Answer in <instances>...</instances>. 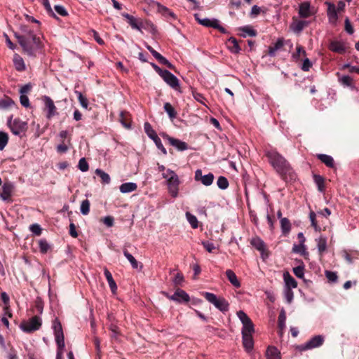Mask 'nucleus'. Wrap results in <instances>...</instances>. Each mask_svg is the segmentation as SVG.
I'll use <instances>...</instances> for the list:
<instances>
[{
  "instance_id": "obj_1",
  "label": "nucleus",
  "mask_w": 359,
  "mask_h": 359,
  "mask_svg": "<svg viewBox=\"0 0 359 359\" xmlns=\"http://www.w3.org/2000/svg\"><path fill=\"white\" fill-rule=\"evenodd\" d=\"M16 38L24 51L29 56H34L36 52L41 48L40 37L37 36L36 34L32 35L16 34Z\"/></svg>"
},
{
  "instance_id": "obj_2",
  "label": "nucleus",
  "mask_w": 359,
  "mask_h": 359,
  "mask_svg": "<svg viewBox=\"0 0 359 359\" xmlns=\"http://www.w3.org/2000/svg\"><path fill=\"white\" fill-rule=\"evenodd\" d=\"M266 155L270 164L280 175L287 173L290 170V165L285 158L276 150H269Z\"/></svg>"
},
{
  "instance_id": "obj_3",
  "label": "nucleus",
  "mask_w": 359,
  "mask_h": 359,
  "mask_svg": "<svg viewBox=\"0 0 359 359\" xmlns=\"http://www.w3.org/2000/svg\"><path fill=\"white\" fill-rule=\"evenodd\" d=\"M55 336V342L57 346V351L55 359H62L63 349L65 348V337L62 325L60 320L56 318L53 321L52 325Z\"/></svg>"
},
{
  "instance_id": "obj_4",
  "label": "nucleus",
  "mask_w": 359,
  "mask_h": 359,
  "mask_svg": "<svg viewBox=\"0 0 359 359\" xmlns=\"http://www.w3.org/2000/svg\"><path fill=\"white\" fill-rule=\"evenodd\" d=\"M162 177L166 180L169 193L173 198L178 196L179 184L180 183L177 175L172 170L167 169L162 173Z\"/></svg>"
},
{
  "instance_id": "obj_5",
  "label": "nucleus",
  "mask_w": 359,
  "mask_h": 359,
  "mask_svg": "<svg viewBox=\"0 0 359 359\" xmlns=\"http://www.w3.org/2000/svg\"><path fill=\"white\" fill-rule=\"evenodd\" d=\"M205 299L213 304L218 310L225 313L229 309V302L222 297H217L216 294L205 292L203 293Z\"/></svg>"
},
{
  "instance_id": "obj_6",
  "label": "nucleus",
  "mask_w": 359,
  "mask_h": 359,
  "mask_svg": "<svg viewBox=\"0 0 359 359\" xmlns=\"http://www.w3.org/2000/svg\"><path fill=\"white\" fill-rule=\"evenodd\" d=\"M7 125L12 133L17 136H21L22 133H25L27 129L26 121H23L18 118L13 119V116L8 118Z\"/></svg>"
},
{
  "instance_id": "obj_7",
  "label": "nucleus",
  "mask_w": 359,
  "mask_h": 359,
  "mask_svg": "<svg viewBox=\"0 0 359 359\" xmlns=\"http://www.w3.org/2000/svg\"><path fill=\"white\" fill-rule=\"evenodd\" d=\"M41 323V318L38 316H34L29 320L23 321L20 324V327L23 332L30 333L39 330Z\"/></svg>"
},
{
  "instance_id": "obj_8",
  "label": "nucleus",
  "mask_w": 359,
  "mask_h": 359,
  "mask_svg": "<svg viewBox=\"0 0 359 359\" xmlns=\"http://www.w3.org/2000/svg\"><path fill=\"white\" fill-rule=\"evenodd\" d=\"M236 314L243 324L242 334H252L255 332V328L251 319L242 310L238 311Z\"/></svg>"
},
{
  "instance_id": "obj_9",
  "label": "nucleus",
  "mask_w": 359,
  "mask_h": 359,
  "mask_svg": "<svg viewBox=\"0 0 359 359\" xmlns=\"http://www.w3.org/2000/svg\"><path fill=\"white\" fill-rule=\"evenodd\" d=\"M144 129L148 137L154 141L156 147L161 150L164 155H166L167 151L163 147L162 142L157 135L156 131L152 128L151 124L148 122H145L144 124Z\"/></svg>"
},
{
  "instance_id": "obj_10",
  "label": "nucleus",
  "mask_w": 359,
  "mask_h": 359,
  "mask_svg": "<svg viewBox=\"0 0 359 359\" xmlns=\"http://www.w3.org/2000/svg\"><path fill=\"white\" fill-rule=\"evenodd\" d=\"M161 77L174 90H177L180 88L179 79L170 72L164 70V72L161 75Z\"/></svg>"
},
{
  "instance_id": "obj_11",
  "label": "nucleus",
  "mask_w": 359,
  "mask_h": 359,
  "mask_svg": "<svg viewBox=\"0 0 359 359\" xmlns=\"http://www.w3.org/2000/svg\"><path fill=\"white\" fill-rule=\"evenodd\" d=\"M324 342V337L322 335H316L311 338L305 344H302L300 347L302 351H306L315 348L320 347Z\"/></svg>"
},
{
  "instance_id": "obj_12",
  "label": "nucleus",
  "mask_w": 359,
  "mask_h": 359,
  "mask_svg": "<svg viewBox=\"0 0 359 359\" xmlns=\"http://www.w3.org/2000/svg\"><path fill=\"white\" fill-rule=\"evenodd\" d=\"M214 178V175L211 172L203 175L202 170L201 169H198L195 171L194 180L196 181L201 182L206 187L212 184Z\"/></svg>"
},
{
  "instance_id": "obj_13",
  "label": "nucleus",
  "mask_w": 359,
  "mask_h": 359,
  "mask_svg": "<svg viewBox=\"0 0 359 359\" xmlns=\"http://www.w3.org/2000/svg\"><path fill=\"white\" fill-rule=\"evenodd\" d=\"M161 136L164 140H168V142L172 147H175L178 151H183L188 149L187 144L184 142L181 141L180 140L170 137L168 135L165 133H162Z\"/></svg>"
},
{
  "instance_id": "obj_14",
  "label": "nucleus",
  "mask_w": 359,
  "mask_h": 359,
  "mask_svg": "<svg viewBox=\"0 0 359 359\" xmlns=\"http://www.w3.org/2000/svg\"><path fill=\"white\" fill-rule=\"evenodd\" d=\"M43 101L44 102L46 109L48 111L46 117L50 119L56 115V107L55 106L53 100L48 96H43Z\"/></svg>"
},
{
  "instance_id": "obj_15",
  "label": "nucleus",
  "mask_w": 359,
  "mask_h": 359,
  "mask_svg": "<svg viewBox=\"0 0 359 359\" xmlns=\"http://www.w3.org/2000/svg\"><path fill=\"white\" fill-rule=\"evenodd\" d=\"M169 299L179 303L188 302L189 301V296L185 291L177 289L172 295L169 297Z\"/></svg>"
},
{
  "instance_id": "obj_16",
  "label": "nucleus",
  "mask_w": 359,
  "mask_h": 359,
  "mask_svg": "<svg viewBox=\"0 0 359 359\" xmlns=\"http://www.w3.org/2000/svg\"><path fill=\"white\" fill-rule=\"evenodd\" d=\"M314 8L311 7L310 3L304 1L299 5V14L302 18H308L313 15Z\"/></svg>"
},
{
  "instance_id": "obj_17",
  "label": "nucleus",
  "mask_w": 359,
  "mask_h": 359,
  "mask_svg": "<svg viewBox=\"0 0 359 359\" xmlns=\"http://www.w3.org/2000/svg\"><path fill=\"white\" fill-rule=\"evenodd\" d=\"M286 42L287 41L283 38L278 39L273 46L269 47L268 55L270 57H274L276 55V53L278 50H280Z\"/></svg>"
},
{
  "instance_id": "obj_18",
  "label": "nucleus",
  "mask_w": 359,
  "mask_h": 359,
  "mask_svg": "<svg viewBox=\"0 0 359 359\" xmlns=\"http://www.w3.org/2000/svg\"><path fill=\"white\" fill-rule=\"evenodd\" d=\"M13 189V184L11 182H5L2 186V193L0 194V198L3 201H7L11 196Z\"/></svg>"
},
{
  "instance_id": "obj_19",
  "label": "nucleus",
  "mask_w": 359,
  "mask_h": 359,
  "mask_svg": "<svg viewBox=\"0 0 359 359\" xmlns=\"http://www.w3.org/2000/svg\"><path fill=\"white\" fill-rule=\"evenodd\" d=\"M238 35L243 38L248 36L252 37L257 35V31L249 25L241 27L238 29Z\"/></svg>"
},
{
  "instance_id": "obj_20",
  "label": "nucleus",
  "mask_w": 359,
  "mask_h": 359,
  "mask_svg": "<svg viewBox=\"0 0 359 359\" xmlns=\"http://www.w3.org/2000/svg\"><path fill=\"white\" fill-rule=\"evenodd\" d=\"M130 26L133 29L138 30L142 34L144 33L143 30H148L153 34L156 32L154 24H130Z\"/></svg>"
},
{
  "instance_id": "obj_21",
  "label": "nucleus",
  "mask_w": 359,
  "mask_h": 359,
  "mask_svg": "<svg viewBox=\"0 0 359 359\" xmlns=\"http://www.w3.org/2000/svg\"><path fill=\"white\" fill-rule=\"evenodd\" d=\"M283 278L285 282L284 288L293 289L297 287V283L295 279L289 273V272H285L283 273Z\"/></svg>"
},
{
  "instance_id": "obj_22",
  "label": "nucleus",
  "mask_w": 359,
  "mask_h": 359,
  "mask_svg": "<svg viewBox=\"0 0 359 359\" xmlns=\"http://www.w3.org/2000/svg\"><path fill=\"white\" fill-rule=\"evenodd\" d=\"M228 49L232 53H238L241 51V48L236 38L231 36L226 42Z\"/></svg>"
},
{
  "instance_id": "obj_23",
  "label": "nucleus",
  "mask_w": 359,
  "mask_h": 359,
  "mask_svg": "<svg viewBox=\"0 0 359 359\" xmlns=\"http://www.w3.org/2000/svg\"><path fill=\"white\" fill-rule=\"evenodd\" d=\"M104 274L105 276V278L108 282V284H109V286L111 289V291L112 292V293H116V290H117V285H116V282L114 281L113 277H112V275L111 273H110V271L107 269V268H104Z\"/></svg>"
},
{
  "instance_id": "obj_24",
  "label": "nucleus",
  "mask_w": 359,
  "mask_h": 359,
  "mask_svg": "<svg viewBox=\"0 0 359 359\" xmlns=\"http://www.w3.org/2000/svg\"><path fill=\"white\" fill-rule=\"evenodd\" d=\"M243 346L247 352H250L253 348L252 334H242Z\"/></svg>"
},
{
  "instance_id": "obj_25",
  "label": "nucleus",
  "mask_w": 359,
  "mask_h": 359,
  "mask_svg": "<svg viewBox=\"0 0 359 359\" xmlns=\"http://www.w3.org/2000/svg\"><path fill=\"white\" fill-rule=\"evenodd\" d=\"M250 243L255 248L259 251L262 254V256H263L264 252L265 250L264 242L260 238L255 237L252 238Z\"/></svg>"
},
{
  "instance_id": "obj_26",
  "label": "nucleus",
  "mask_w": 359,
  "mask_h": 359,
  "mask_svg": "<svg viewBox=\"0 0 359 359\" xmlns=\"http://www.w3.org/2000/svg\"><path fill=\"white\" fill-rule=\"evenodd\" d=\"M266 359H281L280 353L275 346H269L266 351Z\"/></svg>"
},
{
  "instance_id": "obj_27",
  "label": "nucleus",
  "mask_w": 359,
  "mask_h": 359,
  "mask_svg": "<svg viewBox=\"0 0 359 359\" xmlns=\"http://www.w3.org/2000/svg\"><path fill=\"white\" fill-rule=\"evenodd\" d=\"M226 276L229 280V281L236 288H239L241 287V283L238 280V278L236 273L231 269H228L226 271Z\"/></svg>"
},
{
  "instance_id": "obj_28",
  "label": "nucleus",
  "mask_w": 359,
  "mask_h": 359,
  "mask_svg": "<svg viewBox=\"0 0 359 359\" xmlns=\"http://www.w3.org/2000/svg\"><path fill=\"white\" fill-rule=\"evenodd\" d=\"M137 185L134 182H126L123 183L120 187L119 190L123 194L130 193L137 189Z\"/></svg>"
},
{
  "instance_id": "obj_29",
  "label": "nucleus",
  "mask_w": 359,
  "mask_h": 359,
  "mask_svg": "<svg viewBox=\"0 0 359 359\" xmlns=\"http://www.w3.org/2000/svg\"><path fill=\"white\" fill-rule=\"evenodd\" d=\"M327 15L330 21L335 20L337 17L336 6L330 2H326Z\"/></svg>"
},
{
  "instance_id": "obj_30",
  "label": "nucleus",
  "mask_w": 359,
  "mask_h": 359,
  "mask_svg": "<svg viewBox=\"0 0 359 359\" xmlns=\"http://www.w3.org/2000/svg\"><path fill=\"white\" fill-rule=\"evenodd\" d=\"M330 49L335 53H343L346 50L345 46L340 41H332L330 43Z\"/></svg>"
},
{
  "instance_id": "obj_31",
  "label": "nucleus",
  "mask_w": 359,
  "mask_h": 359,
  "mask_svg": "<svg viewBox=\"0 0 359 359\" xmlns=\"http://www.w3.org/2000/svg\"><path fill=\"white\" fill-rule=\"evenodd\" d=\"M292 252L294 253L299 254L305 257L309 256V252L306 251V246L303 243L294 244L292 247Z\"/></svg>"
},
{
  "instance_id": "obj_32",
  "label": "nucleus",
  "mask_w": 359,
  "mask_h": 359,
  "mask_svg": "<svg viewBox=\"0 0 359 359\" xmlns=\"http://www.w3.org/2000/svg\"><path fill=\"white\" fill-rule=\"evenodd\" d=\"M280 222L283 234L285 236L287 235L291 230V224L290 220L286 217H283L280 219Z\"/></svg>"
},
{
  "instance_id": "obj_33",
  "label": "nucleus",
  "mask_w": 359,
  "mask_h": 359,
  "mask_svg": "<svg viewBox=\"0 0 359 359\" xmlns=\"http://www.w3.org/2000/svg\"><path fill=\"white\" fill-rule=\"evenodd\" d=\"M317 158L320 160L323 163H325L329 168L334 167V159L333 158L327 154H318Z\"/></svg>"
},
{
  "instance_id": "obj_34",
  "label": "nucleus",
  "mask_w": 359,
  "mask_h": 359,
  "mask_svg": "<svg viewBox=\"0 0 359 359\" xmlns=\"http://www.w3.org/2000/svg\"><path fill=\"white\" fill-rule=\"evenodd\" d=\"M13 63L18 71H23L25 69V65L23 59L18 55L15 54L13 57Z\"/></svg>"
},
{
  "instance_id": "obj_35",
  "label": "nucleus",
  "mask_w": 359,
  "mask_h": 359,
  "mask_svg": "<svg viewBox=\"0 0 359 359\" xmlns=\"http://www.w3.org/2000/svg\"><path fill=\"white\" fill-rule=\"evenodd\" d=\"M163 109L171 120H173L176 118L177 112L170 103L165 102L164 104Z\"/></svg>"
},
{
  "instance_id": "obj_36",
  "label": "nucleus",
  "mask_w": 359,
  "mask_h": 359,
  "mask_svg": "<svg viewBox=\"0 0 359 359\" xmlns=\"http://www.w3.org/2000/svg\"><path fill=\"white\" fill-rule=\"evenodd\" d=\"M123 255L126 257V258L128 260V262L130 263L131 266L137 269L139 267V262L135 259V258L130 254L127 250H123Z\"/></svg>"
},
{
  "instance_id": "obj_37",
  "label": "nucleus",
  "mask_w": 359,
  "mask_h": 359,
  "mask_svg": "<svg viewBox=\"0 0 359 359\" xmlns=\"http://www.w3.org/2000/svg\"><path fill=\"white\" fill-rule=\"evenodd\" d=\"M265 8L264 7H259L257 5H255L252 7L251 11L249 13V15L251 18H256L261 13H264Z\"/></svg>"
},
{
  "instance_id": "obj_38",
  "label": "nucleus",
  "mask_w": 359,
  "mask_h": 359,
  "mask_svg": "<svg viewBox=\"0 0 359 359\" xmlns=\"http://www.w3.org/2000/svg\"><path fill=\"white\" fill-rule=\"evenodd\" d=\"M313 180L318 187V191L323 192L325 190L324 178L320 175H314Z\"/></svg>"
},
{
  "instance_id": "obj_39",
  "label": "nucleus",
  "mask_w": 359,
  "mask_h": 359,
  "mask_svg": "<svg viewBox=\"0 0 359 359\" xmlns=\"http://www.w3.org/2000/svg\"><path fill=\"white\" fill-rule=\"evenodd\" d=\"M75 94L76 95L77 97H78V100L79 102V104H81V106L87 109L88 107V99L84 97L83 95V94L80 92V91H78V90H75L74 91Z\"/></svg>"
},
{
  "instance_id": "obj_40",
  "label": "nucleus",
  "mask_w": 359,
  "mask_h": 359,
  "mask_svg": "<svg viewBox=\"0 0 359 359\" xmlns=\"http://www.w3.org/2000/svg\"><path fill=\"white\" fill-rule=\"evenodd\" d=\"M158 11L164 16H170L172 20H175V15L168 8L158 4Z\"/></svg>"
},
{
  "instance_id": "obj_41",
  "label": "nucleus",
  "mask_w": 359,
  "mask_h": 359,
  "mask_svg": "<svg viewBox=\"0 0 359 359\" xmlns=\"http://www.w3.org/2000/svg\"><path fill=\"white\" fill-rule=\"evenodd\" d=\"M339 83L346 87H352L353 86V79L351 76L344 75L339 77Z\"/></svg>"
},
{
  "instance_id": "obj_42",
  "label": "nucleus",
  "mask_w": 359,
  "mask_h": 359,
  "mask_svg": "<svg viewBox=\"0 0 359 359\" xmlns=\"http://www.w3.org/2000/svg\"><path fill=\"white\" fill-rule=\"evenodd\" d=\"M95 173L101 178L102 181L104 184H109L111 181L109 175L105 172L104 171L102 170L101 169H96Z\"/></svg>"
},
{
  "instance_id": "obj_43",
  "label": "nucleus",
  "mask_w": 359,
  "mask_h": 359,
  "mask_svg": "<svg viewBox=\"0 0 359 359\" xmlns=\"http://www.w3.org/2000/svg\"><path fill=\"white\" fill-rule=\"evenodd\" d=\"M186 217L192 228H194V229L198 228V219L195 215L187 212L186 213Z\"/></svg>"
},
{
  "instance_id": "obj_44",
  "label": "nucleus",
  "mask_w": 359,
  "mask_h": 359,
  "mask_svg": "<svg viewBox=\"0 0 359 359\" xmlns=\"http://www.w3.org/2000/svg\"><path fill=\"white\" fill-rule=\"evenodd\" d=\"M20 32L18 33V32H15V36H16V34H20V35H28V34H30V35H32L34 34V32L32 30H31L27 25L26 24H20Z\"/></svg>"
},
{
  "instance_id": "obj_45",
  "label": "nucleus",
  "mask_w": 359,
  "mask_h": 359,
  "mask_svg": "<svg viewBox=\"0 0 359 359\" xmlns=\"http://www.w3.org/2000/svg\"><path fill=\"white\" fill-rule=\"evenodd\" d=\"M13 104H14V102L12 100L11 98H10L8 97H6L0 100V109H7Z\"/></svg>"
},
{
  "instance_id": "obj_46",
  "label": "nucleus",
  "mask_w": 359,
  "mask_h": 359,
  "mask_svg": "<svg viewBox=\"0 0 359 359\" xmlns=\"http://www.w3.org/2000/svg\"><path fill=\"white\" fill-rule=\"evenodd\" d=\"M317 247L320 253H322L325 251L327 248V241L325 238L320 237L317 240Z\"/></svg>"
},
{
  "instance_id": "obj_47",
  "label": "nucleus",
  "mask_w": 359,
  "mask_h": 359,
  "mask_svg": "<svg viewBox=\"0 0 359 359\" xmlns=\"http://www.w3.org/2000/svg\"><path fill=\"white\" fill-rule=\"evenodd\" d=\"M8 142V135L6 133L0 131V150L2 151Z\"/></svg>"
},
{
  "instance_id": "obj_48",
  "label": "nucleus",
  "mask_w": 359,
  "mask_h": 359,
  "mask_svg": "<svg viewBox=\"0 0 359 359\" xmlns=\"http://www.w3.org/2000/svg\"><path fill=\"white\" fill-rule=\"evenodd\" d=\"M80 211L82 215H87L90 212V202L88 199L83 200L81 202Z\"/></svg>"
},
{
  "instance_id": "obj_49",
  "label": "nucleus",
  "mask_w": 359,
  "mask_h": 359,
  "mask_svg": "<svg viewBox=\"0 0 359 359\" xmlns=\"http://www.w3.org/2000/svg\"><path fill=\"white\" fill-rule=\"evenodd\" d=\"M217 184L219 189L224 190L228 188L229 182L225 177L220 176L217 179Z\"/></svg>"
},
{
  "instance_id": "obj_50",
  "label": "nucleus",
  "mask_w": 359,
  "mask_h": 359,
  "mask_svg": "<svg viewBox=\"0 0 359 359\" xmlns=\"http://www.w3.org/2000/svg\"><path fill=\"white\" fill-rule=\"evenodd\" d=\"M283 293L286 302L287 304H291L294 298V293L292 289L284 288Z\"/></svg>"
},
{
  "instance_id": "obj_51",
  "label": "nucleus",
  "mask_w": 359,
  "mask_h": 359,
  "mask_svg": "<svg viewBox=\"0 0 359 359\" xmlns=\"http://www.w3.org/2000/svg\"><path fill=\"white\" fill-rule=\"evenodd\" d=\"M294 274L299 278H303L304 276V266L299 265L293 268Z\"/></svg>"
},
{
  "instance_id": "obj_52",
  "label": "nucleus",
  "mask_w": 359,
  "mask_h": 359,
  "mask_svg": "<svg viewBox=\"0 0 359 359\" xmlns=\"http://www.w3.org/2000/svg\"><path fill=\"white\" fill-rule=\"evenodd\" d=\"M78 168L81 172H86L88 170L89 165L85 158H81L79 160Z\"/></svg>"
},
{
  "instance_id": "obj_53",
  "label": "nucleus",
  "mask_w": 359,
  "mask_h": 359,
  "mask_svg": "<svg viewBox=\"0 0 359 359\" xmlns=\"http://www.w3.org/2000/svg\"><path fill=\"white\" fill-rule=\"evenodd\" d=\"M286 315L283 309H281L278 316V326L282 329L285 326Z\"/></svg>"
},
{
  "instance_id": "obj_54",
  "label": "nucleus",
  "mask_w": 359,
  "mask_h": 359,
  "mask_svg": "<svg viewBox=\"0 0 359 359\" xmlns=\"http://www.w3.org/2000/svg\"><path fill=\"white\" fill-rule=\"evenodd\" d=\"M316 214L314 212H311L309 213V219L311 223V226L314 228L316 231H320V227L318 225L316 222Z\"/></svg>"
},
{
  "instance_id": "obj_55",
  "label": "nucleus",
  "mask_w": 359,
  "mask_h": 359,
  "mask_svg": "<svg viewBox=\"0 0 359 359\" xmlns=\"http://www.w3.org/2000/svg\"><path fill=\"white\" fill-rule=\"evenodd\" d=\"M305 24H292L290 29L294 33L299 34L304 29Z\"/></svg>"
},
{
  "instance_id": "obj_56",
  "label": "nucleus",
  "mask_w": 359,
  "mask_h": 359,
  "mask_svg": "<svg viewBox=\"0 0 359 359\" xmlns=\"http://www.w3.org/2000/svg\"><path fill=\"white\" fill-rule=\"evenodd\" d=\"M39 245L40 251L42 253H46L47 251L48 250V249L50 248L49 244L44 239L40 240L39 241Z\"/></svg>"
},
{
  "instance_id": "obj_57",
  "label": "nucleus",
  "mask_w": 359,
  "mask_h": 359,
  "mask_svg": "<svg viewBox=\"0 0 359 359\" xmlns=\"http://www.w3.org/2000/svg\"><path fill=\"white\" fill-rule=\"evenodd\" d=\"M55 12L61 15V16H67L68 15V12L67 11L66 8L61 5H55L54 6Z\"/></svg>"
},
{
  "instance_id": "obj_58",
  "label": "nucleus",
  "mask_w": 359,
  "mask_h": 359,
  "mask_svg": "<svg viewBox=\"0 0 359 359\" xmlns=\"http://www.w3.org/2000/svg\"><path fill=\"white\" fill-rule=\"evenodd\" d=\"M325 276L330 282L334 283L337 280V274L336 272L326 271Z\"/></svg>"
},
{
  "instance_id": "obj_59",
  "label": "nucleus",
  "mask_w": 359,
  "mask_h": 359,
  "mask_svg": "<svg viewBox=\"0 0 359 359\" xmlns=\"http://www.w3.org/2000/svg\"><path fill=\"white\" fill-rule=\"evenodd\" d=\"M30 231L33 233V234L36 236H40L41 234L42 229L39 224H33L29 226Z\"/></svg>"
},
{
  "instance_id": "obj_60",
  "label": "nucleus",
  "mask_w": 359,
  "mask_h": 359,
  "mask_svg": "<svg viewBox=\"0 0 359 359\" xmlns=\"http://www.w3.org/2000/svg\"><path fill=\"white\" fill-rule=\"evenodd\" d=\"M203 25H205L207 27H212L214 29H218L222 33H226V29L223 27L221 24H202Z\"/></svg>"
},
{
  "instance_id": "obj_61",
  "label": "nucleus",
  "mask_w": 359,
  "mask_h": 359,
  "mask_svg": "<svg viewBox=\"0 0 359 359\" xmlns=\"http://www.w3.org/2000/svg\"><path fill=\"white\" fill-rule=\"evenodd\" d=\"M202 245L208 252H212L215 249L214 243L209 241H202Z\"/></svg>"
},
{
  "instance_id": "obj_62",
  "label": "nucleus",
  "mask_w": 359,
  "mask_h": 359,
  "mask_svg": "<svg viewBox=\"0 0 359 359\" xmlns=\"http://www.w3.org/2000/svg\"><path fill=\"white\" fill-rule=\"evenodd\" d=\"M312 66V63L310 61L309 58H306L304 60L302 65V69L304 72H307L310 69V68Z\"/></svg>"
},
{
  "instance_id": "obj_63",
  "label": "nucleus",
  "mask_w": 359,
  "mask_h": 359,
  "mask_svg": "<svg viewBox=\"0 0 359 359\" xmlns=\"http://www.w3.org/2000/svg\"><path fill=\"white\" fill-rule=\"evenodd\" d=\"M20 104L26 108L29 107L30 105L29 100L26 95H20Z\"/></svg>"
},
{
  "instance_id": "obj_64",
  "label": "nucleus",
  "mask_w": 359,
  "mask_h": 359,
  "mask_svg": "<svg viewBox=\"0 0 359 359\" xmlns=\"http://www.w3.org/2000/svg\"><path fill=\"white\" fill-rule=\"evenodd\" d=\"M103 222L107 226L111 227L114 225V219L111 216H107L104 217Z\"/></svg>"
}]
</instances>
